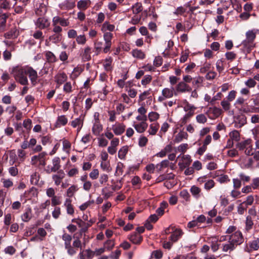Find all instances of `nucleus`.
I'll list each match as a JSON object with an SVG mask.
<instances>
[{"mask_svg": "<svg viewBox=\"0 0 259 259\" xmlns=\"http://www.w3.org/2000/svg\"><path fill=\"white\" fill-rule=\"evenodd\" d=\"M61 203V201L59 197L54 196L52 197L51 200V204L52 206H56L58 205H60Z\"/></svg>", "mask_w": 259, "mask_h": 259, "instance_id": "5fc2aeb1", "label": "nucleus"}, {"mask_svg": "<svg viewBox=\"0 0 259 259\" xmlns=\"http://www.w3.org/2000/svg\"><path fill=\"white\" fill-rule=\"evenodd\" d=\"M49 40L54 44L60 42L62 39V35L60 33H55L49 37Z\"/></svg>", "mask_w": 259, "mask_h": 259, "instance_id": "2f4dec72", "label": "nucleus"}, {"mask_svg": "<svg viewBox=\"0 0 259 259\" xmlns=\"http://www.w3.org/2000/svg\"><path fill=\"white\" fill-rule=\"evenodd\" d=\"M102 131V125L97 120L94 123L93 128L92 132L95 135H99L100 133Z\"/></svg>", "mask_w": 259, "mask_h": 259, "instance_id": "cd10ccee", "label": "nucleus"}, {"mask_svg": "<svg viewBox=\"0 0 259 259\" xmlns=\"http://www.w3.org/2000/svg\"><path fill=\"white\" fill-rule=\"evenodd\" d=\"M128 238L134 244H140L142 240V237L137 233L135 232L128 236Z\"/></svg>", "mask_w": 259, "mask_h": 259, "instance_id": "4468645a", "label": "nucleus"}, {"mask_svg": "<svg viewBox=\"0 0 259 259\" xmlns=\"http://www.w3.org/2000/svg\"><path fill=\"white\" fill-rule=\"evenodd\" d=\"M68 122V119L65 115L59 116L55 123L56 127H60L61 126L65 125Z\"/></svg>", "mask_w": 259, "mask_h": 259, "instance_id": "f3484780", "label": "nucleus"}, {"mask_svg": "<svg viewBox=\"0 0 259 259\" xmlns=\"http://www.w3.org/2000/svg\"><path fill=\"white\" fill-rule=\"evenodd\" d=\"M39 179V174L37 172H34L31 176L30 183L32 185H36L38 184Z\"/></svg>", "mask_w": 259, "mask_h": 259, "instance_id": "ea45409f", "label": "nucleus"}, {"mask_svg": "<svg viewBox=\"0 0 259 259\" xmlns=\"http://www.w3.org/2000/svg\"><path fill=\"white\" fill-rule=\"evenodd\" d=\"M115 28L114 25L112 24H110L108 22H105L103 23L102 27V31H105L108 30L110 31H112L114 30Z\"/></svg>", "mask_w": 259, "mask_h": 259, "instance_id": "58836bf2", "label": "nucleus"}, {"mask_svg": "<svg viewBox=\"0 0 259 259\" xmlns=\"http://www.w3.org/2000/svg\"><path fill=\"white\" fill-rule=\"evenodd\" d=\"M90 0H80L77 3V7L80 10H86L91 5Z\"/></svg>", "mask_w": 259, "mask_h": 259, "instance_id": "393cba45", "label": "nucleus"}, {"mask_svg": "<svg viewBox=\"0 0 259 259\" xmlns=\"http://www.w3.org/2000/svg\"><path fill=\"white\" fill-rule=\"evenodd\" d=\"M33 36L35 39H38L40 40V44L44 40V36L42 34V32L40 30H37L33 34Z\"/></svg>", "mask_w": 259, "mask_h": 259, "instance_id": "de8ad7c7", "label": "nucleus"}, {"mask_svg": "<svg viewBox=\"0 0 259 259\" xmlns=\"http://www.w3.org/2000/svg\"><path fill=\"white\" fill-rule=\"evenodd\" d=\"M101 167L104 170H106L107 172H110L112 170V168L108 162H102L101 163Z\"/></svg>", "mask_w": 259, "mask_h": 259, "instance_id": "6e6d98bb", "label": "nucleus"}, {"mask_svg": "<svg viewBox=\"0 0 259 259\" xmlns=\"http://www.w3.org/2000/svg\"><path fill=\"white\" fill-rule=\"evenodd\" d=\"M228 240L230 242L235 244L237 247V245L241 244L243 241V237L242 234L240 231H236L232 235L229 236Z\"/></svg>", "mask_w": 259, "mask_h": 259, "instance_id": "7ed1b4c3", "label": "nucleus"}, {"mask_svg": "<svg viewBox=\"0 0 259 259\" xmlns=\"http://www.w3.org/2000/svg\"><path fill=\"white\" fill-rule=\"evenodd\" d=\"M27 75L28 74L31 82L33 85H35L37 83L38 75L37 72L31 67H29L26 69Z\"/></svg>", "mask_w": 259, "mask_h": 259, "instance_id": "39448f33", "label": "nucleus"}, {"mask_svg": "<svg viewBox=\"0 0 259 259\" xmlns=\"http://www.w3.org/2000/svg\"><path fill=\"white\" fill-rule=\"evenodd\" d=\"M59 23L62 26H67L69 25V21L59 16H55L53 19V25H56Z\"/></svg>", "mask_w": 259, "mask_h": 259, "instance_id": "9b49d317", "label": "nucleus"}, {"mask_svg": "<svg viewBox=\"0 0 259 259\" xmlns=\"http://www.w3.org/2000/svg\"><path fill=\"white\" fill-rule=\"evenodd\" d=\"M8 15L3 14L0 15V31L3 32L5 30L6 23L7 19L8 18Z\"/></svg>", "mask_w": 259, "mask_h": 259, "instance_id": "412c9836", "label": "nucleus"}, {"mask_svg": "<svg viewBox=\"0 0 259 259\" xmlns=\"http://www.w3.org/2000/svg\"><path fill=\"white\" fill-rule=\"evenodd\" d=\"M256 37V34L253 30H249L246 33V39L242 41V45L247 49L248 53H249L252 48L255 47L253 44Z\"/></svg>", "mask_w": 259, "mask_h": 259, "instance_id": "f03ea898", "label": "nucleus"}, {"mask_svg": "<svg viewBox=\"0 0 259 259\" xmlns=\"http://www.w3.org/2000/svg\"><path fill=\"white\" fill-rule=\"evenodd\" d=\"M248 144H249V141L245 140L243 142L238 143L236 146L240 150H243L245 148L246 145Z\"/></svg>", "mask_w": 259, "mask_h": 259, "instance_id": "052dcab7", "label": "nucleus"}, {"mask_svg": "<svg viewBox=\"0 0 259 259\" xmlns=\"http://www.w3.org/2000/svg\"><path fill=\"white\" fill-rule=\"evenodd\" d=\"M247 123V118L245 115L241 114L238 115L235 121V126L237 128H240L244 125Z\"/></svg>", "mask_w": 259, "mask_h": 259, "instance_id": "9d476101", "label": "nucleus"}, {"mask_svg": "<svg viewBox=\"0 0 259 259\" xmlns=\"http://www.w3.org/2000/svg\"><path fill=\"white\" fill-rule=\"evenodd\" d=\"M78 190L77 187L76 185H72L67 190V196L69 198L73 196L74 193Z\"/></svg>", "mask_w": 259, "mask_h": 259, "instance_id": "7c9ffc66", "label": "nucleus"}, {"mask_svg": "<svg viewBox=\"0 0 259 259\" xmlns=\"http://www.w3.org/2000/svg\"><path fill=\"white\" fill-rule=\"evenodd\" d=\"M91 48L89 47L85 48L82 58L84 61H88L91 59Z\"/></svg>", "mask_w": 259, "mask_h": 259, "instance_id": "a878e982", "label": "nucleus"}, {"mask_svg": "<svg viewBox=\"0 0 259 259\" xmlns=\"http://www.w3.org/2000/svg\"><path fill=\"white\" fill-rule=\"evenodd\" d=\"M53 166L50 169H48L46 170V171L48 174H50L52 172H56L57 171H59L61 167L60 165V159L58 157H55L53 160Z\"/></svg>", "mask_w": 259, "mask_h": 259, "instance_id": "0eeeda50", "label": "nucleus"}, {"mask_svg": "<svg viewBox=\"0 0 259 259\" xmlns=\"http://www.w3.org/2000/svg\"><path fill=\"white\" fill-rule=\"evenodd\" d=\"M180 196L186 201H189L190 197V194L187 190H182L180 193Z\"/></svg>", "mask_w": 259, "mask_h": 259, "instance_id": "09e8293b", "label": "nucleus"}, {"mask_svg": "<svg viewBox=\"0 0 259 259\" xmlns=\"http://www.w3.org/2000/svg\"><path fill=\"white\" fill-rule=\"evenodd\" d=\"M31 211L30 208H28L26 211L22 215L21 218L23 221L28 222L31 219Z\"/></svg>", "mask_w": 259, "mask_h": 259, "instance_id": "e433bc0d", "label": "nucleus"}, {"mask_svg": "<svg viewBox=\"0 0 259 259\" xmlns=\"http://www.w3.org/2000/svg\"><path fill=\"white\" fill-rule=\"evenodd\" d=\"M125 125L122 123H117L112 126V129L116 135H121L125 130Z\"/></svg>", "mask_w": 259, "mask_h": 259, "instance_id": "1a4fd4ad", "label": "nucleus"}, {"mask_svg": "<svg viewBox=\"0 0 259 259\" xmlns=\"http://www.w3.org/2000/svg\"><path fill=\"white\" fill-rule=\"evenodd\" d=\"M45 56L47 60V62L49 63H53L57 61V57L51 51L46 52Z\"/></svg>", "mask_w": 259, "mask_h": 259, "instance_id": "4be33fe9", "label": "nucleus"}, {"mask_svg": "<svg viewBox=\"0 0 259 259\" xmlns=\"http://www.w3.org/2000/svg\"><path fill=\"white\" fill-rule=\"evenodd\" d=\"M158 129V126L156 124H152L150 126V130L149 131V134L152 135H154L156 134Z\"/></svg>", "mask_w": 259, "mask_h": 259, "instance_id": "bf43d9fd", "label": "nucleus"}, {"mask_svg": "<svg viewBox=\"0 0 259 259\" xmlns=\"http://www.w3.org/2000/svg\"><path fill=\"white\" fill-rule=\"evenodd\" d=\"M104 40L105 41V47L103 49L104 53H107L110 51L111 46V39L113 37V34L111 32H105L103 35Z\"/></svg>", "mask_w": 259, "mask_h": 259, "instance_id": "20e7f679", "label": "nucleus"}, {"mask_svg": "<svg viewBox=\"0 0 259 259\" xmlns=\"http://www.w3.org/2000/svg\"><path fill=\"white\" fill-rule=\"evenodd\" d=\"M194 111H189L182 119V124H185L188 120L194 115Z\"/></svg>", "mask_w": 259, "mask_h": 259, "instance_id": "79ce46f5", "label": "nucleus"}, {"mask_svg": "<svg viewBox=\"0 0 259 259\" xmlns=\"http://www.w3.org/2000/svg\"><path fill=\"white\" fill-rule=\"evenodd\" d=\"M64 177L65 173L63 170L61 169L58 171V174L53 175L52 178L55 182V184L58 186L61 184V180Z\"/></svg>", "mask_w": 259, "mask_h": 259, "instance_id": "f8f14e48", "label": "nucleus"}, {"mask_svg": "<svg viewBox=\"0 0 259 259\" xmlns=\"http://www.w3.org/2000/svg\"><path fill=\"white\" fill-rule=\"evenodd\" d=\"M128 151V147L127 146H123L118 151V156L120 159L125 158Z\"/></svg>", "mask_w": 259, "mask_h": 259, "instance_id": "72a5a7b5", "label": "nucleus"}, {"mask_svg": "<svg viewBox=\"0 0 259 259\" xmlns=\"http://www.w3.org/2000/svg\"><path fill=\"white\" fill-rule=\"evenodd\" d=\"M182 160L183 162L184 163V164L188 166H189L192 161L191 156L189 155H184L182 157Z\"/></svg>", "mask_w": 259, "mask_h": 259, "instance_id": "49530a36", "label": "nucleus"}, {"mask_svg": "<svg viewBox=\"0 0 259 259\" xmlns=\"http://www.w3.org/2000/svg\"><path fill=\"white\" fill-rule=\"evenodd\" d=\"M61 214V209L59 207H55L52 212V215L55 219H58Z\"/></svg>", "mask_w": 259, "mask_h": 259, "instance_id": "e2e57ef3", "label": "nucleus"}, {"mask_svg": "<svg viewBox=\"0 0 259 259\" xmlns=\"http://www.w3.org/2000/svg\"><path fill=\"white\" fill-rule=\"evenodd\" d=\"M159 117V114L155 112H151L148 114V118L151 122L156 121Z\"/></svg>", "mask_w": 259, "mask_h": 259, "instance_id": "a18cd8bd", "label": "nucleus"}, {"mask_svg": "<svg viewBox=\"0 0 259 259\" xmlns=\"http://www.w3.org/2000/svg\"><path fill=\"white\" fill-rule=\"evenodd\" d=\"M71 202L72 201L70 198H67L64 203V206L66 207L67 213L70 215H73L74 213V208Z\"/></svg>", "mask_w": 259, "mask_h": 259, "instance_id": "a211bd4d", "label": "nucleus"}, {"mask_svg": "<svg viewBox=\"0 0 259 259\" xmlns=\"http://www.w3.org/2000/svg\"><path fill=\"white\" fill-rule=\"evenodd\" d=\"M62 239L64 241L65 247H67L71 245V241L72 237L70 235L65 233L62 236Z\"/></svg>", "mask_w": 259, "mask_h": 259, "instance_id": "c85d7f7f", "label": "nucleus"}, {"mask_svg": "<svg viewBox=\"0 0 259 259\" xmlns=\"http://www.w3.org/2000/svg\"><path fill=\"white\" fill-rule=\"evenodd\" d=\"M90 177L93 180H96L98 178L99 176V170L98 169H94L90 173Z\"/></svg>", "mask_w": 259, "mask_h": 259, "instance_id": "69168bd1", "label": "nucleus"}, {"mask_svg": "<svg viewBox=\"0 0 259 259\" xmlns=\"http://www.w3.org/2000/svg\"><path fill=\"white\" fill-rule=\"evenodd\" d=\"M255 109V108L254 106H249L246 104L242 106L239 110L244 113L249 114L254 112Z\"/></svg>", "mask_w": 259, "mask_h": 259, "instance_id": "5701e85b", "label": "nucleus"}, {"mask_svg": "<svg viewBox=\"0 0 259 259\" xmlns=\"http://www.w3.org/2000/svg\"><path fill=\"white\" fill-rule=\"evenodd\" d=\"M236 248V247L235 246V244L230 242L229 240H228V241L227 243H223L222 244V251L225 252H229V253H230L231 251H233Z\"/></svg>", "mask_w": 259, "mask_h": 259, "instance_id": "ddd939ff", "label": "nucleus"}, {"mask_svg": "<svg viewBox=\"0 0 259 259\" xmlns=\"http://www.w3.org/2000/svg\"><path fill=\"white\" fill-rule=\"evenodd\" d=\"M233 187L235 189H238L241 187V181L239 178H234L233 179Z\"/></svg>", "mask_w": 259, "mask_h": 259, "instance_id": "603ef678", "label": "nucleus"}, {"mask_svg": "<svg viewBox=\"0 0 259 259\" xmlns=\"http://www.w3.org/2000/svg\"><path fill=\"white\" fill-rule=\"evenodd\" d=\"M47 12V8L45 5L40 6L39 7L35 10V13L37 15L42 16Z\"/></svg>", "mask_w": 259, "mask_h": 259, "instance_id": "37998d69", "label": "nucleus"}, {"mask_svg": "<svg viewBox=\"0 0 259 259\" xmlns=\"http://www.w3.org/2000/svg\"><path fill=\"white\" fill-rule=\"evenodd\" d=\"M188 137V135L186 132L181 131L175 136L174 141L175 143H179L183 139H187Z\"/></svg>", "mask_w": 259, "mask_h": 259, "instance_id": "aec40b11", "label": "nucleus"}, {"mask_svg": "<svg viewBox=\"0 0 259 259\" xmlns=\"http://www.w3.org/2000/svg\"><path fill=\"white\" fill-rule=\"evenodd\" d=\"M196 120L200 123H204L207 121V118L204 114H200L196 116Z\"/></svg>", "mask_w": 259, "mask_h": 259, "instance_id": "8fccbe9b", "label": "nucleus"}, {"mask_svg": "<svg viewBox=\"0 0 259 259\" xmlns=\"http://www.w3.org/2000/svg\"><path fill=\"white\" fill-rule=\"evenodd\" d=\"M50 23L48 20L44 17L38 18L36 22L35 25L39 29H43L48 27L50 26Z\"/></svg>", "mask_w": 259, "mask_h": 259, "instance_id": "6e6552de", "label": "nucleus"}, {"mask_svg": "<svg viewBox=\"0 0 259 259\" xmlns=\"http://www.w3.org/2000/svg\"><path fill=\"white\" fill-rule=\"evenodd\" d=\"M162 252L160 250H154L152 253V255L156 259H160L162 258Z\"/></svg>", "mask_w": 259, "mask_h": 259, "instance_id": "338daca9", "label": "nucleus"}, {"mask_svg": "<svg viewBox=\"0 0 259 259\" xmlns=\"http://www.w3.org/2000/svg\"><path fill=\"white\" fill-rule=\"evenodd\" d=\"M249 245L250 249H248V252H250L252 250H257L259 248V238H257L256 240L249 242Z\"/></svg>", "mask_w": 259, "mask_h": 259, "instance_id": "bb28decb", "label": "nucleus"}, {"mask_svg": "<svg viewBox=\"0 0 259 259\" xmlns=\"http://www.w3.org/2000/svg\"><path fill=\"white\" fill-rule=\"evenodd\" d=\"M253 225L252 218L250 215H248L246 218L245 221V229L247 231L250 230Z\"/></svg>", "mask_w": 259, "mask_h": 259, "instance_id": "4c0bfd02", "label": "nucleus"}, {"mask_svg": "<svg viewBox=\"0 0 259 259\" xmlns=\"http://www.w3.org/2000/svg\"><path fill=\"white\" fill-rule=\"evenodd\" d=\"M174 95H177V94L176 91L174 92V89L172 87L171 89L164 88L162 91V95L166 98H170L173 97Z\"/></svg>", "mask_w": 259, "mask_h": 259, "instance_id": "dca6fc26", "label": "nucleus"}, {"mask_svg": "<svg viewBox=\"0 0 259 259\" xmlns=\"http://www.w3.org/2000/svg\"><path fill=\"white\" fill-rule=\"evenodd\" d=\"M230 139L233 141H239L240 140V134L236 130H234L230 133Z\"/></svg>", "mask_w": 259, "mask_h": 259, "instance_id": "c03bdc74", "label": "nucleus"}, {"mask_svg": "<svg viewBox=\"0 0 259 259\" xmlns=\"http://www.w3.org/2000/svg\"><path fill=\"white\" fill-rule=\"evenodd\" d=\"M133 12L135 14H137L143 10V6L141 3H137L132 6Z\"/></svg>", "mask_w": 259, "mask_h": 259, "instance_id": "c9c22d12", "label": "nucleus"}, {"mask_svg": "<svg viewBox=\"0 0 259 259\" xmlns=\"http://www.w3.org/2000/svg\"><path fill=\"white\" fill-rule=\"evenodd\" d=\"M182 231L180 229H174L169 237V240L172 242H176L182 235Z\"/></svg>", "mask_w": 259, "mask_h": 259, "instance_id": "2eb2a0df", "label": "nucleus"}, {"mask_svg": "<svg viewBox=\"0 0 259 259\" xmlns=\"http://www.w3.org/2000/svg\"><path fill=\"white\" fill-rule=\"evenodd\" d=\"M214 182L212 180L207 181L204 185V188L206 190H210L214 186Z\"/></svg>", "mask_w": 259, "mask_h": 259, "instance_id": "0e129e2a", "label": "nucleus"}, {"mask_svg": "<svg viewBox=\"0 0 259 259\" xmlns=\"http://www.w3.org/2000/svg\"><path fill=\"white\" fill-rule=\"evenodd\" d=\"M17 30L16 28H14L7 33H5V36L7 38H11L17 37Z\"/></svg>", "mask_w": 259, "mask_h": 259, "instance_id": "f704fd0d", "label": "nucleus"}, {"mask_svg": "<svg viewBox=\"0 0 259 259\" xmlns=\"http://www.w3.org/2000/svg\"><path fill=\"white\" fill-rule=\"evenodd\" d=\"M67 78V76L64 72L59 73L55 76L56 82L59 85L63 83L66 80Z\"/></svg>", "mask_w": 259, "mask_h": 259, "instance_id": "b1692460", "label": "nucleus"}, {"mask_svg": "<svg viewBox=\"0 0 259 259\" xmlns=\"http://www.w3.org/2000/svg\"><path fill=\"white\" fill-rule=\"evenodd\" d=\"M211 64L210 63H205L203 66L200 68V71L201 73H204L209 71L210 69Z\"/></svg>", "mask_w": 259, "mask_h": 259, "instance_id": "4d7b16f0", "label": "nucleus"}, {"mask_svg": "<svg viewBox=\"0 0 259 259\" xmlns=\"http://www.w3.org/2000/svg\"><path fill=\"white\" fill-rule=\"evenodd\" d=\"M245 203H241L237 207V211L239 214H243L244 211L246 210L247 206L244 204Z\"/></svg>", "mask_w": 259, "mask_h": 259, "instance_id": "864d4df0", "label": "nucleus"}, {"mask_svg": "<svg viewBox=\"0 0 259 259\" xmlns=\"http://www.w3.org/2000/svg\"><path fill=\"white\" fill-rule=\"evenodd\" d=\"M152 80V76L150 75H146L141 81V83L143 85H146L149 83Z\"/></svg>", "mask_w": 259, "mask_h": 259, "instance_id": "3c124183", "label": "nucleus"}, {"mask_svg": "<svg viewBox=\"0 0 259 259\" xmlns=\"http://www.w3.org/2000/svg\"><path fill=\"white\" fill-rule=\"evenodd\" d=\"M192 91V88L187 83L183 81H180L176 87V92L185 93Z\"/></svg>", "mask_w": 259, "mask_h": 259, "instance_id": "423d86ee", "label": "nucleus"}, {"mask_svg": "<svg viewBox=\"0 0 259 259\" xmlns=\"http://www.w3.org/2000/svg\"><path fill=\"white\" fill-rule=\"evenodd\" d=\"M225 56L227 60L232 61L236 58V54L233 52H228L226 53Z\"/></svg>", "mask_w": 259, "mask_h": 259, "instance_id": "13d9d810", "label": "nucleus"}, {"mask_svg": "<svg viewBox=\"0 0 259 259\" xmlns=\"http://www.w3.org/2000/svg\"><path fill=\"white\" fill-rule=\"evenodd\" d=\"M190 191L194 196L198 198L199 197V193L201 191V189L196 186H193L190 189Z\"/></svg>", "mask_w": 259, "mask_h": 259, "instance_id": "a19ab883", "label": "nucleus"}, {"mask_svg": "<svg viewBox=\"0 0 259 259\" xmlns=\"http://www.w3.org/2000/svg\"><path fill=\"white\" fill-rule=\"evenodd\" d=\"M133 56L137 58L143 59L145 57V54L141 50L135 49L132 51Z\"/></svg>", "mask_w": 259, "mask_h": 259, "instance_id": "c756f323", "label": "nucleus"}, {"mask_svg": "<svg viewBox=\"0 0 259 259\" xmlns=\"http://www.w3.org/2000/svg\"><path fill=\"white\" fill-rule=\"evenodd\" d=\"M251 184L253 189H256L259 187V177L253 179Z\"/></svg>", "mask_w": 259, "mask_h": 259, "instance_id": "774afa93", "label": "nucleus"}, {"mask_svg": "<svg viewBox=\"0 0 259 259\" xmlns=\"http://www.w3.org/2000/svg\"><path fill=\"white\" fill-rule=\"evenodd\" d=\"M12 73L15 80L21 84L26 85L28 84L26 69L23 68L16 67L13 69Z\"/></svg>", "mask_w": 259, "mask_h": 259, "instance_id": "f257e3e1", "label": "nucleus"}, {"mask_svg": "<svg viewBox=\"0 0 259 259\" xmlns=\"http://www.w3.org/2000/svg\"><path fill=\"white\" fill-rule=\"evenodd\" d=\"M83 118L81 119V117L80 116L79 118H75L74 120H72L71 122V125L73 127H76L77 126H79L81 125L83 126Z\"/></svg>", "mask_w": 259, "mask_h": 259, "instance_id": "473e14b6", "label": "nucleus"}, {"mask_svg": "<svg viewBox=\"0 0 259 259\" xmlns=\"http://www.w3.org/2000/svg\"><path fill=\"white\" fill-rule=\"evenodd\" d=\"M134 126L137 132L142 133L147 129L148 124L146 122L142 121L139 124H135Z\"/></svg>", "mask_w": 259, "mask_h": 259, "instance_id": "6ab92c4d", "label": "nucleus"}, {"mask_svg": "<svg viewBox=\"0 0 259 259\" xmlns=\"http://www.w3.org/2000/svg\"><path fill=\"white\" fill-rule=\"evenodd\" d=\"M16 249L12 246H9L7 247L4 251L7 254H9L10 255H13L16 252Z\"/></svg>", "mask_w": 259, "mask_h": 259, "instance_id": "680f3d73", "label": "nucleus"}]
</instances>
